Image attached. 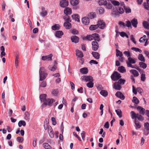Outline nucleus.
<instances>
[{"label": "nucleus", "instance_id": "1", "mask_svg": "<svg viewBox=\"0 0 149 149\" xmlns=\"http://www.w3.org/2000/svg\"><path fill=\"white\" fill-rule=\"evenodd\" d=\"M83 40H94L98 42L100 40L99 35L97 33H94L92 35H88L86 37L83 38Z\"/></svg>", "mask_w": 149, "mask_h": 149}, {"label": "nucleus", "instance_id": "2", "mask_svg": "<svg viewBox=\"0 0 149 149\" xmlns=\"http://www.w3.org/2000/svg\"><path fill=\"white\" fill-rule=\"evenodd\" d=\"M40 79V81L44 80L47 75L45 68L43 67L40 68L39 71Z\"/></svg>", "mask_w": 149, "mask_h": 149}, {"label": "nucleus", "instance_id": "3", "mask_svg": "<svg viewBox=\"0 0 149 149\" xmlns=\"http://www.w3.org/2000/svg\"><path fill=\"white\" fill-rule=\"evenodd\" d=\"M121 76L120 74L116 71H114L111 76V78L113 81H116L119 79Z\"/></svg>", "mask_w": 149, "mask_h": 149}, {"label": "nucleus", "instance_id": "4", "mask_svg": "<svg viewBox=\"0 0 149 149\" xmlns=\"http://www.w3.org/2000/svg\"><path fill=\"white\" fill-rule=\"evenodd\" d=\"M54 102H55V100L52 98L50 99H47L42 105V106H46L47 105L51 106L52 105L53 103Z\"/></svg>", "mask_w": 149, "mask_h": 149}, {"label": "nucleus", "instance_id": "5", "mask_svg": "<svg viewBox=\"0 0 149 149\" xmlns=\"http://www.w3.org/2000/svg\"><path fill=\"white\" fill-rule=\"evenodd\" d=\"M81 78L82 81H84L86 82H90L93 81L92 77L90 76H83L81 77Z\"/></svg>", "mask_w": 149, "mask_h": 149}, {"label": "nucleus", "instance_id": "6", "mask_svg": "<svg viewBox=\"0 0 149 149\" xmlns=\"http://www.w3.org/2000/svg\"><path fill=\"white\" fill-rule=\"evenodd\" d=\"M97 41H93L92 42V49L94 51H96L99 48L98 43Z\"/></svg>", "mask_w": 149, "mask_h": 149}, {"label": "nucleus", "instance_id": "7", "mask_svg": "<svg viewBox=\"0 0 149 149\" xmlns=\"http://www.w3.org/2000/svg\"><path fill=\"white\" fill-rule=\"evenodd\" d=\"M99 26V27L102 29L105 28L106 26V24L103 20H99L97 24Z\"/></svg>", "mask_w": 149, "mask_h": 149}, {"label": "nucleus", "instance_id": "8", "mask_svg": "<svg viewBox=\"0 0 149 149\" xmlns=\"http://www.w3.org/2000/svg\"><path fill=\"white\" fill-rule=\"evenodd\" d=\"M52 56L53 55L52 54H50L48 55L42 56L41 58V59L43 61H51L52 60Z\"/></svg>", "mask_w": 149, "mask_h": 149}, {"label": "nucleus", "instance_id": "9", "mask_svg": "<svg viewBox=\"0 0 149 149\" xmlns=\"http://www.w3.org/2000/svg\"><path fill=\"white\" fill-rule=\"evenodd\" d=\"M68 5V2L66 0H63L60 3V6L63 8H65Z\"/></svg>", "mask_w": 149, "mask_h": 149}, {"label": "nucleus", "instance_id": "10", "mask_svg": "<svg viewBox=\"0 0 149 149\" xmlns=\"http://www.w3.org/2000/svg\"><path fill=\"white\" fill-rule=\"evenodd\" d=\"M115 95L122 100H124L125 99V96L120 91L117 92L115 94Z\"/></svg>", "mask_w": 149, "mask_h": 149}, {"label": "nucleus", "instance_id": "11", "mask_svg": "<svg viewBox=\"0 0 149 149\" xmlns=\"http://www.w3.org/2000/svg\"><path fill=\"white\" fill-rule=\"evenodd\" d=\"M48 132L50 137L51 138H53L54 137V134L52 129L51 126H49L48 129Z\"/></svg>", "mask_w": 149, "mask_h": 149}, {"label": "nucleus", "instance_id": "12", "mask_svg": "<svg viewBox=\"0 0 149 149\" xmlns=\"http://www.w3.org/2000/svg\"><path fill=\"white\" fill-rule=\"evenodd\" d=\"M82 23L85 25H88L90 22L89 18L88 17H84L82 19Z\"/></svg>", "mask_w": 149, "mask_h": 149}, {"label": "nucleus", "instance_id": "13", "mask_svg": "<svg viewBox=\"0 0 149 149\" xmlns=\"http://www.w3.org/2000/svg\"><path fill=\"white\" fill-rule=\"evenodd\" d=\"M113 88L116 90H120L121 88V86L118 82H116L113 84Z\"/></svg>", "mask_w": 149, "mask_h": 149}, {"label": "nucleus", "instance_id": "14", "mask_svg": "<svg viewBox=\"0 0 149 149\" xmlns=\"http://www.w3.org/2000/svg\"><path fill=\"white\" fill-rule=\"evenodd\" d=\"M70 22L65 21L64 23L63 26L66 29H69L71 28V24Z\"/></svg>", "mask_w": 149, "mask_h": 149}, {"label": "nucleus", "instance_id": "15", "mask_svg": "<svg viewBox=\"0 0 149 149\" xmlns=\"http://www.w3.org/2000/svg\"><path fill=\"white\" fill-rule=\"evenodd\" d=\"M71 40L72 42L77 43L79 42V38L77 36H74L71 37Z\"/></svg>", "mask_w": 149, "mask_h": 149}, {"label": "nucleus", "instance_id": "16", "mask_svg": "<svg viewBox=\"0 0 149 149\" xmlns=\"http://www.w3.org/2000/svg\"><path fill=\"white\" fill-rule=\"evenodd\" d=\"M80 72L83 74H86L88 72V70L87 68L84 67L80 69Z\"/></svg>", "mask_w": 149, "mask_h": 149}, {"label": "nucleus", "instance_id": "17", "mask_svg": "<svg viewBox=\"0 0 149 149\" xmlns=\"http://www.w3.org/2000/svg\"><path fill=\"white\" fill-rule=\"evenodd\" d=\"M63 34V33L62 31H56L55 36L57 38H61Z\"/></svg>", "mask_w": 149, "mask_h": 149}, {"label": "nucleus", "instance_id": "18", "mask_svg": "<svg viewBox=\"0 0 149 149\" xmlns=\"http://www.w3.org/2000/svg\"><path fill=\"white\" fill-rule=\"evenodd\" d=\"M64 13L66 15H70L72 13L71 8H66L64 10Z\"/></svg>", "mask_w": 149, "mask_h": 149}, {"label": "nucleus", "instance_id": "19", "mask_svg": "<svg viewBox=\"0 0 149 149\" xmlns=\"http://www.w3.org/2000/svg\"><path fill=\"white\" fill-rule=\"evenodd\" d=\"M116 10L117 12V13L123 14L124 12V10L120 7L118 6L116 8Z\"/></svg>", "mask_w": 149, "mask_h": 149}, {"label": "nucleus", "instance_id": "20", "mask_svg": "<svg viewBox=\"0 0 149 149\" xmlns=\"http://www.w3.org/2000/svg\"><path fill=\"white\" fill-rule=\"evenodd\" d=\"M92 54L96 59H99L100 58V54L98 52H92Z\"/></svg>", "mask_w": 149, "mask_h": 149}, {"label": "nucleus", "instance_id": "21", "mask_svg": "<svg viewBox=\"0 0 149 149\" xmlns=\"http://www.w3.org/2000/svg\"><path fill=\"white\" fill-rule=\"evenodd\" d=\"M46 95L45 94H41L40 95L39 97L41 102H44L46 100Z\"/></svg>", "mask_w": 149, "mask_h": 149}, {"label": "nucleus", "instance_id": "22", "mask_svg": "<svg viewBox=\"0 0 149 149\" xmlns=\"http://www.w3.org/2000/svg\"><path fill=\"white\" fill-rule=\"evenodd\" d=\"M132 25L134 27L136 28L137 27V25L138 24L137 20L135 18H134L131 21Z\"/></svg>", "mask_w": 149, "mask_h": 149}, {"label": "nucleus", "instance_id": "23", "mask_svg": "<svg viewBox=\"0 0 149 149\" xmlns=\"http://www.w3.org/2000/svg\"><path fill=\"white\" fill-rule=\"evenodd\" d=\"M118 70L120 72L123 73L126 72V70L125 68L123 66H120L118 67Z\"/></svg>", "mask_w": 149, "mask_h": 149}, {"label": "nucleus", "instance_id": "24", "mask_svg": "<svg viewBox=\"0 0 149 149\" xmlns=\"http://www.w3.org/2000/svg\"><path fill=\"white\" fill-rule=\"evenodd\" d=\"M137 109L139 111L140 113L144 115V111L145 110V109L142 108L140 106H138L137 108Z\"/></svg>", "mask_w": 149, "mask_h": 149}, {"label": "nucleus", "instance_id": "25", "mask_svg": "<svg viewBox=\"0 0 149 149\" xmlns=\"http://www.w3.org/2000/svg\"><path fill=\"white\" fill-rule=\"evenodd\" d=\"M130 72L134 75V77H138L139 75L138 72L135 70H131Z\"/></svg>", "mask_w": 149, "mask_h": 149}, {"label": "nucleus", "instance_id": "26", "mask_svg": "<svg viewBox=\"0 0 149 149\" xmlns=\"http://www.w3.org/2000/svg\"><path fill=\"white\" fill-rule=\"evenodd\" d=\"M76 55L77 56L80 58L83 56V53L79 50H76Z\"/></svg>", "mask_w": 149, "mask_h": 149}, {"label": "nucleus", "instance_id": "27", "mask_svg": "<svg viewBox=\"0 0 149 149\" xmlns=\"http://www.w3.org/2000/svg\"><path fill=\"white\" fill-rule=\"evenodd\" d=\"M72 19H74L75 21H77V22H79V18L78 14L72 15Z\"/></svg>", "mask_w": 149, "mask_h": 149}, {"label": "nucleus", "instance_id": "28", "mask_svg": "<svg viewBox=\"0 0 149 149\" xmlns=\"http://www.w3.org/2000/svg\"><path fill=\"white\" fill-rule=\"evenodd\" d=\"M99 27V26L97 24L92 25L89 27V29L91 31L94 30Z\"/></svg>", "mask_w": 149, "mask_h": 149}, {"label": "nucleus", "instance_id": "29", "mask_svg": "<svg viewBox=\"0 0 149 149\" xmlns=\"http://www.w3.org/2000/svg\"><path fill=\"white\" fill-rule=\"evenodd\" d=\"M139 65L140 67L144 69L146 68L147 67V64L143 62H141L139 63Z\"/></svg>", "mask_w": 149, "mask_h": 149}, {"label": "nucleus", "instance_id": "30", "mask_svg": "<svg viewBox=\"0 0 149 149\" xmlns=\"http://www.w3.org/2000/svg\"><path fill=\"white\" fill-rule=\"evenodd\" d=\"M60 26L58 24H55L52 26V29L53 30H58L60 29Z\"/></svg>", "mask_w": 149, "mask_h": 149}, {"label": "nucleus", "instance_id": "31", "mask_svg": "<svg viewBox=\"0 0 149 149\" xmlns=\"http://www.w3.org/2000/svg\"><path fill=\"white\" fill-rule=\"evenodd\" d=\"M88 16L89 18L92 19L96 17V14L94 12H91L88 14Z\"/></svg>", "mask_w": 149, "mask_h": 149}, {"label": "nucleus", "instance_id": "32", "mask_svg": "<svg viewBox=\"0 0 149 149\" xmlns=\"http://www.w3.org/2000/svg\"><path fill=\"white\" fill-rule=\"evenodd\" d=\"M100 94L103 96L106 97L107 96L108 93L105 90H102L100 92Z\"/></svg>", "mask_w": 149, "mask_h": 149}, {"label": "nucleus", "instance_id": "33", "mask_svg": "<svg viewBox=\"0 0 149 149\" xmlns=\"http://www.w3.org/2000/svg\"><path fill=\"white\" fill-rule=\"evenodd\" d=\"M134 123L135 125H136V129H138L141 127V125L139 124V122L136 120V119H135L134 120Z\"/></svg>", "mask_w": 149, "mask_h": 149}, {"label": "nucleus", "instance_id": "34", "mask_svg": "<svg viewBox=\"0 0 149 149\" xmlns=\"http://www.w3.org/2000/svg\"><path fill=\"white\" fill-rule=\"evenodd\" d=\"M19 55H17L16 56L15 60V67L17 68L18 65L19 64Z\"/></svg>", "mask_w": 149, "mask_h": 149}, {"label": "nucleus", "instance_id": "35", "mask_svg": "<svg viewBox=\"0 0 149 149\" xmlns=\"http://www.w3.org/2000/svg\"><path fill=\"white\" fill-rule=\"evenodd\" d=\"M70 3L72 6H76L78 4L79 1L78 0H71Z\"/></svg>", "mask_w": 149, "mask_h": 149}, {"label": "nucleus", "instance_id": "36", "mask_svg": "<svg viewBox=\"0 0 149 149\" xmlns=\"http://www.w3.org/2000/svg\"><path fill=\"white\" fill-rule=\"evenodd\" d=\"M124 9L125 10V12L126 13H130L131 12V10L129 7H126L124 6Z\"/></svg>", "mask_w": 149, "mask_h": 149}, {"label": "nucleus", "instance_id": "37", "mask_svg": "<svg viewBox=\"0 0 149 149\" xmlns=\"http://www.w3.org/2000/svg\"><path fill=\"white\" fill-rule=\"evenodd\" d=\"M43 146L46 149H52V147L47 143H44Z\"/></svg>", "mask_w": 149, "mask_h": 149}, {"label": "nucleus", "instance_id": "38", "mask_svg": "<svg viewBox=\"0 0 149 149\" xmlns=\"http://www.w3.org/2000/svg\"><path fill=\"white\" fill-rule=\"evenodd\" d=\"M18 125L19 127H21L22 125L24 126L26 125V123L24 121L21 120L19 122Z\"/></svg>", "mask_w": 149, "mask_h": 149}, {"label": "nucleus", "instance_id": "39", "mask_svg": "<svg viewBox=\"0 0 149 149\" xmlns=\"http://www.w3.org/2000/svg\"><path fill=\"white\" fill-rule=\"evenodd\" d=\"M143 24L144 28L147 29H149V24L147 22H143Z\"/></svg>", "mask_w": 149, "mask_h": 149}, {"label": "nucleus", "instance_id": "40", "mask_svg": "<svg viewBox=\"0 0 149 149\" xmlns=\"http://www.w3.org/2000/svg\"><path fill=\"white\" fill-rule=\"evenodd\" d=\"M132 101L133 103L136 104L139 103V100L135 96L133 97Z\"/></svg>", "mask_w": 149, "mask_h": 149}, {"label": "nucleus", "instance_id": "41", "mask_svg": "<svg viewBox=\"0 0 149 149\" xmlns=\"http://www.w3.org/2000/svg\"><path fill=\"white\" fill-rule=\"evenodd\" d=\"M54 62L55 64L54 66L51 68H49V70L52 71L54 72L55 71L57 68V67L56 65L57 64V63L56 61H55Z\"/></svg>", "mask_w": 149, "mask_h": 149}, {"label": "nucleus", "instance_id": "42", "mask_svg": "<svg viewBox=\"0 0 149 149\" xmlns=\"http://www.w3.org/2000/svg\"><path fill=\"white\" fill-rule=\"evenodd\" d=\"M130 114L132 119H136L137 114H136L134 111H131L130 112Z\"/></svg>", "mask_w": 149, "mask_h": 149}, {"label": "nucleus", "instance_id": "43", "mask_svg": "<svg viewBox=\"0 0 149 149\" xmlns=\"http://www.w3.org/2000/svg\"><path fill=\"white\" fill-rule=\"evenodd\" d=\"M138 58L139 60L142 61L144 62L145 61V58L143 55L141 54H140L139 55Z\"/></svg>", "mask_w": 149, "mask_h": 149}, {"label": "nucleus", "instance_id": "44", "mask_svg": "<svg viewBox=\"0 0 149 149\" xmlns=\"http://www.w3.org/2000/svg\"><path fill=\"white\" fill-rule=\"evenodd\" d=\"M93 81L89 82L86 84L87 86L89 88H92L93 87L94 83L93 82Z\"/></svg>", "mask_w": 149, "mask_h": 149}, {"label": "nucleus", "instance_id": "45", "mask_svg": "<svg viewBox=\"0 0 149 149\" xmlns=\"http://www.w3.org/2000/svg\"><path fill=\"white\" fill-rule=\"evenodd\" d=\"M116 56H120V57H122L123 56V54L122 53L120 52L119 50L117 49H116Z\"/></svg>", "mask_w": 149, "mask_h": 149}, {"label": "nucleus", "instance_id": "46", "mask_svg": "<svg viewBox=\"0 0 149 149\" xmlns=\"http://www.w3.org/2000/svg\"><path fill=\"white\" fill-rule=\"evenodd\" d=\"M58 93V89H54L52 90V93L54 96H56Z\"/></svg>", "mask_w": 149, "mask_h": 149}, {"label": "nucleus", "instance_id": "47", "mask_svg": "<svg viewBox=\"0 0 149 149\" xmlns=\"http://www.w3.org/2000/svg\"><path fill=\"white\" fill-rule=\"evenodd\" d=\"M116 112L117 115L119 116L120 118L122 117V111L120 109H118L116 110Z\"/></svg>", "mask_w": 149, "mask_h": 149}, {"label": "nucleus", "instance_id": "48", "mask_svg": "<svg viewBox=\"0 0 149 149\" xmlns=\"http://www.w3.org/2000/svg\"><path fill=\"white\" fill-rule=\"evenodd\" d=\"M99 4L100 5H106L107 4L106 0H100L99 1Z\"/></svg>", "mask_w": 149, "mask_h": 149}, {"label": "nucleus", "instance_id": "49", "mask_svg": "<svg viewBox=\"0 0 149 149\" xmlns=\"http://www.w3.org/2000/svg\"><path fill=\"white\" fill-rule=\"evenodd\" d=\"M128 62L132 64H134L136 63V61L131 57H128Z\"/></svg>", "mask_w": 149, "mask_h": 149}, {"label": "nucleus", "instance_id": "50", "mask_svg": "<svg viewBox=\"0 0 149 149\" xmlns=\"http://www.w3.org/2000/svg\"><path fill=\"white\" fill-rule=\"evenodd\" d=\"M63 18L66 21L71 22V21L70 19V17L68 15H65L63 17Z\"/></svg>", "mask_w": 149, "mask_h": 149}, {"label": "nucleus", "instance_id": "51", "mask_svg": "<svg viewBox=\"0 0 149 149\" xmlns=\"http://www.w3.org/2000/svg\"><path fill=\"white\" fill-rule=\"evenodd\" d=\"M146 79L145 74V73H143L141 74V79L142 81H144Z\"/></svg>", "mask_w": 149, "mask_h": 149}, {"label": "nucleus", "instance_id": "52", "mask_svg": "<svg viewBox=\"0 0 149 149\" xmlns=\"http://www.w3.org/2000/svg\"><path fill=\"white\" fill-rule=\"evenodd\" d=\"M144 129L149 130V123L147 122L145 123L144 125Z\"/></svg>", "mask_w": 149, "mask_h": 149}, {"label": "nucleus", "instance_id": "53", "mask_svg": "<svg viewBox=\"0 0 149 149\" xmlns=\"http://www.w3.org/2000/svg\"><path fill=\"white\" fill-rule=\"evenodd\" d=\"M131 49L136 52H139V53L142 52V50L139 49L134 47H132L131 48Z\"/></svg>", "mask_w": 149, "mask_h": 149}, {"label": "nucleus", "instance_id": "54", "mask_svg": "<svg viewBox=\"0 0 149 149\" xmlns=\"http://www.w3.org/2000/svg\"><path fill=\"white\" fill-rule=\"evenodd\" d=\"M125 82V80L121 78H120L118 82L120 84H124Z\"/></svg>", "mask_w": 149, "mask_h": 149}, {"label": "nucleus", "instance_id": "55", "mask_svg": "<svg viewBox=\"0 0 149 149\" xmlns=\"http://www.w3.org/2000/svg\"><path fill=\"white\" fill-rule=\"evenodd\" d=\"M111 2L114 6H119L120 4L119 2L115 0H112L111 1Z\"/></svg>", "mask_w": 149, "mask_h": 149}, {"label": "nucleus", "instance_id": "56", "mask_svg": "<svg viewBox=\"0 0 149 149\" xmlns=\"http://www.w3.org/2000/svg\"><path fill=\"white\" fill-rule=\"evenodd\" d=\"M47 85V82L46 81H43L42 82L40 85V87H45Z\"/></svg>", "mask_w": 149, "mask_h": 149}, {"label": "nucleus", "instance_id": "57", "mask_svg": "<svg viewBox=\"0 0 149 149\" xmlns=\"http://www.w3.org/2000/svg\"><path fill=\"white\" fill-rule=\"evenodd\" d=\"M136 118L139 120L142 121L143 120V117L141 115H139V114H137Z\"/></svg>", "mask_w": 149, "mask_h": 149}, {"label": "nucleus", "instance_id": "58", "mask_svg": "<svg viewBox=\"0 0 149 149\" xmlns=\"http://www.w3.org/2000/svg\"><path fill=\"white\" fill-rule=\"evenodd\" d=\"M47 13V10H44L42 11V12L40 13V14L41 16L42 17H45Z\"/></svg>", "mask_w": 149, "mask_h": 149}, {"label": "nucleus", "instance_id": "59", "mask_svg": "<svg viewBox=\"0 0 149 149\" xmlns=\"http://www.w3.org/2000/svg\"><path fill=\"white\" fill-rule=\"evenodd\" d=\"M126 24H125V26L128 27H131V22L129 20H128L126 22Z\"/></svg>", "mask_w": 149, "mask_h": 149}, {"label": "nucleus", "instance_id": "60", "mask_svg": "<svg viewBox=\"0 0 149 149\" xmlns=\"http://www.w3.org/2000/svg\"><path fill=\"white\" fill-rule=\"evenodd\" d=\"M123 54L127 57H130V54L129 51H125L123 52Z\"/></svg>", "mask_w": 149, "mask_h": 149}, {"label": "nucleus", "instance_id": "61", "mask_svg": "<svg viewBox=\"0 0 149 149\" xmlns=\"http://www.w3.org/2000/svg\"><path fill=\"white\" fill-rule=\"evenodd\" d=\"M98 10H99V13L100 14H102L104 12V8L102 7L99 8Z\"/></svg>", "mask_w": 149, "mask_h": 149}, {"label": "nucleus", "instance_id": "62", "mask_svg": "<svg viewBox=\"0 0 149 149\" xmlns=\"http://www.w3.org/2000/svg\"><path fill=\"white\" fill-rule=\"evenodd\" d=\"M17 140L19 143H22L24 139L23 137H17L16 139Z\"/></svg>", "mask_w": 149, "mask_h": 149}, {"label": "nucleus", "instance_id": "63", "mask_svg": "<svg viewBox=\"0 0 149 149\" xmlns=\"http://www.w3.org/2000/svg\"><path fill=\"white\" fill-rule=\"evenodd\" d=\"M29 114L28 112H26L25 113V119L28 120L29 119Z\"/></svg>", "mask_w": 149, "mask_h": 149}, {"label": "nucleus", "instance_id": "64", "mask_svg": "<svg viewBox=\"0 0 149 149\" xmlns=\"http://www.w3.org/2000/svg\"><path fill=\"white\" fill-rule=\"evenodd\" d=\"M89 63L91 65H92L93 64L96 65L98 64V62L95 60H92L89 62Z\"/></svg>", "mask_w": 149, "mask_h": 149}]
</instances>
